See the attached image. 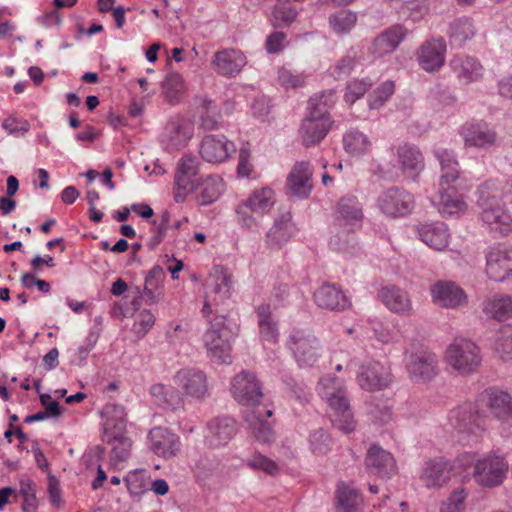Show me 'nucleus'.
<instances>
[{"label":"nucleus","mask_w":512,"mask_h":512,"mask_svg":"<svg viewBox=\"0 0 512 512\" xmlns=\"http://www.w3.org/2000/svg\"><path fill=\"white\" fill-rule=\"evenodd\" d=\"M365 465L370 473L383 479H389L397 472L393 455L378 445H372L368 449Z\"/></svg>","instance_id":"21"},{"label":"nucleus","mask_w":512,"mask_h":512,"mask_svg":"<svg viewBox=\"0 0 512 512\" xmlns=\"http://www.w3.org/2000/svg\"><path fill=\"white\" fill-rule=\"evenodd\" d=\"M483 402L489 414L500 421H512V396L499 388H488L483 392Z\"/></svg>","instance_id":"19"},{"label":"nucleus","mask_w":512,"mask_h":512,"mask_svg":"<svg viewBox=\"0 0 512 512\" xmlns=\"http://www.w3.org/2000/svg\"><path fill=\"white\" fill-rule=\"evenodd\" d=\"M480 347L470 339L456 338L446 348L445 361L462 376L475 373L482 363Z\"/></svg>","instance_id":"5"},{"label":"nucleus","mask_w":512,"mask_h":512,"mask_svg":"<svg viewBox=\"0 0 512 512\" xmlns=\"http://www.w3.org/2000/svg\"><path fill=\"white\" fill-rule=\"evenodd\" d=\"M287 347L301 367L313 366L322 353L320 341L307 329H294L288 337Z\"/></svg>","instance_id":"7"},{"label":"nucleus","mask_w":512,"mask_h":512,"mask_svg":"<svg viewBox=\"0 0 512 512\" xmlns=\"http://www.w3.org/2000/svg\"><path fill=\"white\" fill-rule=\"evenodd\" d=\"M208 328L203 334V344L212 362L230 363L232 342L238 333V325L227 315L215 313L204 317Z\"/></svg>","instance_id":"2"},{"label":"nucleus","mask_w":512,"mask_h":512,"mask_svg":"<svg viewBox=\"0 0 512 512\" xmlns=\"http://www.w3.org/2000/svg\"><path fill=\"white\" fill-rule=\"evenodd\" d=\"M392 382L390 368L377 361H371L360 366L357 374L358 385L366 391H380Z\"/></svg>","instance_id":"16"},{"label":"nucleus","mask_w":512,"mask_h":512,"mask_svg":"<svg viewBox=\"0 0 512 512\" xmlns=\"http://www.w3.org/2000/svg\"><path fill=\"white\" fill-rule=\"evenodd\" d=\"M371 82L366 80L354 79L347 84L344 99L350 105L355 103L359 98L364 96L370 88Z\"/></svg>","instance_id":"59"},{"label":"nucleus","mask_w":512,"mask_h":512,"mask_svg":"<svg viewBox=\"0 0 512 512\" xmlns=\"http://www.w3.org/2000/svg\"><path fill=\"white\" fill-rule=\"evenodd\" d=\"M397 156L402 171L412 178H415L424 168L422 153L415 146L408 144L400 146Z\"/></svg>","instance_id":"40"},{"label":"nucleus","mask_w":512,"mask_h":512,"mask_svg":"<svg viewBox=\"0 0 512 512\" xmlns=\"http://www.w3.org/2000/svg\"><path fill=\"white\" fill-rule=\"evenodd\" d=\"M416 229L419 239L430 248L442 251L448 247L450 234L445 223H421Z\"/></svg>","instance_id":"29"},{"label":"nucleus","mask_w":512,"mask_h":512,"mask_svg":"<svg viewBox=\"0 0 512 512\" xmlns=\"http://www.w3.org/2000/svg\"><path fill=\"white\" fill-rule=\"evenodd\" d=\"M161 87L166 100L169 103H176L184 91V81L179 73L170 72L163 80Z\"/></svg>","instance_id":"51"},{"label":"nucleus","mask_w":512,"mask_h":512,"mask_svg":"<svg viewBox=\"0 0 512 512\" xmlns=\"http://www.w3.org/2000/svg\"><path fill=\"white\" fill-rule=\"evenodd\" d=\"M192 136L191 125L180 120L170 121L165 128V140L173 149L184 146Z\"/></svg>","instance_id":"44"},{"label":"nucleus","mask_w":512,"mask_h":512,"mask_svg":"<svg viewBox=\"0 0 512 512\" xmlns=\"http://www.w3.org/2000/svg\"><path fill=\"white\" fill-rule=\"evenodd\" d=\"M460 136L464 146L487 151L498 145V134L485 122L466 123L461 127Z\"/></svg>","instance_id":"13"},{"label":"nucleus","mask_w":512,"mask_h":512,"mask_svg":"<svg viewBox=\"0 0 512 512\" xmlns=\"http://www.w3.org/2000/svg\"><path fill=\"white\" fill-rule=\"evenodd\" d=\"M331 118H315L305 116L299 129L302 143L305 146H313L320 143L328 134L332 126Z\"/></svg>","instance_id":"34"},{"label":"nucleus","mask_w":512,"mask_h":512,"mask_svg":"<svg viewBox=\"0 0 512 512\" xmlns=\"http://www.w3.org/2000/svg\"><path fill=\"white\" fill-rule=\"evenodd\" d=\"M273 414L271 409L262 411L257 408L245 416V421L254 437L260 442H270L273 439L274 432L271 424L264 419V416L271 417Z\"/></svg>","instance_id":"38"},{"label":"nucleus","mask_w":512,"mask_h":512,"mask_svg":"<svg viewBox=\"0 0 512 512\" xmlns=\"http://www.w3.org/2000/svg\"><path fill=\"white\" fill-rule=\"evenodd\" d=\"M406 369L412 381L426 383L438 373L437 356L427 350L406 353Z\"/></svg>","instance_id":"10"},{"label":"nucleus","mask_w":512,"mask_h":512,"mask_svg":"<svg viewBox=\"0 0 512 512\" xmlns=\"http://www.w3.org/2000/svg\"><path fill=\"white\" fill-rule=\"evenodd\" d=\"M467 497L464 489H457L442 502L440 512H462L465 508V499Z\"/></svg>","instance_id":"58"},{"label":"nucleus","mask_w":512,"mask_h":512,"mask_svg":"<svg viewBox=\"0 0 512 512\" xmlns=\"http://www.w3.org/2000/svg\"><path fill=\"white\" fill-rule=\"evenodd\" d=\"M378 206L389 217H403L412 212L415 199L408 191L392 187L380 194Z\"/></svg>","instance_id":"12"},{"label":"nucleus","mask_w":512,"mask_h":512,"mask_svg":"<svg viewBox=\"0 0 512 512\" xmlns=\"http://www.w3.org/2000/svg\"><path fill=\"white\" fill-rule=\"evenodd\" d=\"M473 22L467 17H460L449 24L448 38L452 47L461 48L475 36Z\"/></svg>","instance_id":"42"},{"label":"nucleus","mask_w":512,"mask_h":512,"mask_svg":"<svg viewBox=\"0 0 512 512\" xmlns=\"http://www.w3.org/2000/svg\"><path fill=\"white\" fill-rule=\"evenodd\" d=\"M259 335L263 341L276 343L279 337L278 323L275 321L269 304H261L256 308Z\"/></svg>","instance_id":"41"},{"label":"nucleus","mask_w":512,"mask_h":512,"mask_svg":"<svg viewBox=\"0 0 512 512\" xmlns=\"http://www.w3.org/2000/svg\"><path fill=\"white\" fill-rule=\"evenodd\" d=\"M318 393L334 411L333 425L345 434L353 432L355 421L344 381L338 377L324 376L319 380Z\"/></svg>","instance_id":"3"},{"label":"nucleus","mask_w":512,"mask_h":512,"mask_svg":"<svg viewBox=\"0 0 512 512\" xmlns=\"http://www.w3.org/2000/svg\"><path fill=\"white\" fill-rule=\"evenodd\" d=\"M356 64V58L351 55L342 57L334 68V75L336 78L348 76Z\"/></svg>","instance_id":"64"},{"label":"nucleus","mask_w":512,"mask_h":512,"mask_svg":"<svg viewBox=\"0 0 512 512\" xmlns=\"http://www.w3.org/2000/svg\"><path fill=\"white\" fill-rule=\"evenodd\" d=\"M509 464L504 454L490 452L478 458L473 465V479L483 488L500 486L507 477Z\"/></svg>","instance_id":"6"},{"label":"nucleus","mask_w":512,"mask_h":512,"mask_svg":"<svg viewBox=\"0 0 512 512\" xmlns=\"http://www.w3.org/2000/svg\"><path fill=\"white\" fill-rule=\"evenodd\" d=\"M176 379L186 395L201 399L208 393L206 374L195 368L182 369L176 374Z\"/></svg>","instance_id":"27"},{"label":"nucleus","mask_w":512,"mask_h":512,"mask_svg":"<svg viewBox=\"0 0 512 512\" xmlns=\"http://www.w3.org/2000/svg\"><path fill=\"white\" fill-rule=\"evenodd\" d=\"M433 204L443 216L459 215L466 211L467 204L453 186L440 187Z\"/></svg>","instance_id":"31"},{"label":"nucleus","mask_w":512,"mask_h":512,"mask_svg":"<svg viewBox=\"0 0 512 512\" xmlns=\"http://www.w3.org/2000/svg\"><path fill=\"white\" fill-rule=\"evenodd\" d=\"M338 512H356L361 502L359 492L352 486L341 483L336 491Z\"/></svg>","instance_id":"48"},{"label":"nucleus","mask_w":512,"mask_h":512,"mask_svg":"<svg viewBox=\"0 0 512 512\" xmlns=\"http://www.w3.org/2000/svg\"><path fill=\"white\" fill-rule=\"evenodd\" d=\"M332 444L330 435L322 428L313 431L309 436V447L314 455H326Z\"/></svg>","instance_id":"54"},{"label":"nucleus","mask_w":512,"mask_h":512,"mask_svg":"<svg viewBox=\"0 0 512 512\" xmlns=\"http://www.w3.org/2000/svg\"><path fill=\"white\" fill-rule=\"evenodd\" d=\"M477 206L481 221L491 232L505 236L512 231V215L503 202V190L499 184L487 181L480 185Z\"/></svg>","instance_id":"1"},{"label":"nucleus","mask_w":512,"mask_h":512,"mask_svg":"<svg viewBox=\"0 0 512 512\" xmlns=\"http://www.w3.org/2000/svg\"><path fill=\"white\" fill-rule=\"evenodd\" d=\"M446 43L443 38L424 42L416 52L420 67L426 72L439 70L445 63Z\"/></svg>","instance_id":"20"},{"label":"nucleus","mask_w":512,"mask_h":512,"mask_svg":"<svg viewBox=\"0 0 512 512\" xmlns=\"http://www.w3.org/2000/svg\"><path fill=\"white\" fill-rule=\"evenodd\" d=\"M449 424L463 434H476L483 429L484 419L472 403H464L452 409L448 414Z\"/></svg>","instance_id":"15"},{"label":"nucleus","mask_w":512,"mask_h":512,"mask_svg":"<svg viewBox=\"0 0 512 512\" xmlns=\"http://www.w3.org/2000/svg\"><path fill=\"white\" fill-rule=\"evenodd\" d=\"M247 465L253 469L263 470L270 475H275L279 471L276 462L262 454H254L247 460Z\"/></svg>","instance_id":"62"},{"label":"nucleus","mask_w":512,"mask_h":512,"mask_svg":"<svg viewBox=\"0 0 512 512\" xmlns=\"http://www.w3.org/2000/svg\"><path fill=\"white\" fill-rule=\"evenodd\" d=\"M430 294L434 304L449 309H457L467 304V295L455 282L438 280L430 286Z\"/></svg>","instance_id":"17"},{"label":"nucleus","mask_w":512,"mask_h":512,"mask_svg":"<svg viewBox=\"0 0 512 512\" xmlns=\"http://www.w3.org/2000/svg\"><path fill=\"white\" fill-rule=\"evenodd\" d=\"M150 448L158 456L171 458L181 450L179 437L167 428L155 427L149 433Z\"/></svg>","instance_id":"25"},{"label":"nucleus","mask_w":512,"mask_h":512,"mask_svg":"<svg viewBox=\"0 0 512 512\" xmlns=\"http://www.w3.org/2000/svg\"><path fill=\"white\" fill-rule=\"evenodd\" d=\"M103 441L111 446L110 465L115 469H122L131 455L132 441L127 434L108 433Z\"/></svg>","instance_id":"37"},{"label":"nucleus","mask_w":512,"mask_h":512,"mask_svg":"<svg viewBox=\"0 0 512 512\" xmlns=\"http://www.w3.org/2000/svg\"><path fill=\"white\" fill-rule=\"evenodd\" d=\"M231 393L238 403L245 406H256L263 397L262 387L256 375L246 370L233 377Z\"/></svg>","instance_id":"11"},{"label":"nucleus","mask_w":512,"mask_h":512,"mask_svg":"<svg viewBox=\"0 0 512 512\" xmlns=\"http://www.w3.org/2000/svg\"><path fill=\"white\" fill-rule=\"evenodd\" d=\"M294 235V225L289 212L275 219L265 236V244L269 249H281Z\"/></svg>","instance_id":"32"},{"label":"nucleus","mask_w":512,"mask_h":512,"mask_svg":"<svg viewBox=\"0 0 512 512\" xmlns=\"http://www.w3.org/2000/svg\"><path fill=\"white\" fill-rule=\"evenodd\" d=\"M236 151L235 145L225 136L208 135L200 146L202 158L209 163H221Z\"/></svg>","instance_id":"26"},{"label":"nucleus","mask_w":512,"mask_h":512,"mask_svg":"<svg viewBox=\"0 0 512 512\" xmlns=\"http://www.w3.org/2000/svg\"><path fill=\"white\" fill-rule=\"evenodd\" d=\"M170 219V212L164 210L159 215V219H154L151 221L152 236L147 242V246L150 250L156 249V247L164 240L169 227Z\"/></svg>","instance_id":"53"},{"label":"nucleus","mask_w":512,"mask_h":512,"mask_svg":"<svg viewBox=\"0 0 512 512\" xmlns=\"http://www.w3.org/2000/svg\"><path fill=\"white\" fill-rule=\"evenodd\" d=\"M290 195L306 198L312 189V168L308 162H297L287 178Z\"/></svg>","instance_id":"28"},{"label":"nucleus","mask_w":512,"mask_h":512,"mask_svg":"<svg viewBox=\"0 0 512 512\" xmlns=\"http://www.w3.org/2000/svg\"><path fill=\"white\" fill-rule=\"evenodd\" d=\"M296 17L297 11L294 8L276 5L272 11L271 23L276 28L287 27Z\"/></svg>","instance_id":"56"},{"label":"nucleus","mask_w":512,"mask_h":512,"mask_svg":"<svg viewBox=\"0 0 512 512\" xmlns=\"http://www.w3.org/2000/svg\"><path fill=\"white\" fill-rule=\"evenodd\" d=\"M335 104V93L333 90L323 91L310 97L307 106L306 116L315 118H331L329 109Z\"/></svg>","instance_id":"45"},{"label":"nucleus","mask_w":512,"mask_h":512,"mask_svg":"<svg viewBox=\"0 0 512 512\" xmlns=\"http://www.w3.org/2000/svg\"><path fill=\"white\" fill-rule=\"evenodd\" d=\"M406 34L407 30L402 25H394L387 28L373 39L368 48L369 54L374 58H381L394 52L403 41Z\"/></svg>","instance_id":"22"},{"label":"nucleus","mask_w":512,"mask_h":512,"mask_svg":"<svg viewBox=\"0 0 512 512\" xmlns=\"http://www.w3.org/2000/svg\"><path fill=\"white\" fill-rule=\"evenodd\" d=\"M127 489L132 496H141L147 491L146 473L144 470L130 472L125 478Z\"/></svg>","instance_id":"55"},{"label":"nucleus","mask_w":512,"mask_h":512,"mask_svg":"<svg viewBox=\"0 0 512 512\" xmlns=\"http://www.w3.org/2000/svg\"><path fill=\"white\" fill-rule=\"evenodd\" d=\"M275 204L274 191L269 187L254 190L250 196L242 200L236 207L238 224L250 231H258L261 226L260 219Z\"/></svg>","instance_id":"4"},{"label":"nucleus","mask_w":512,"mask_h":512,"mask_svg":"<svg viewBox=\"0 0 512 512\" xmlns=\"http://www.w3.org/2000/svg\"><path fill=\"white\" fill-rule=\"evenodd\" d=\"M199 161L196 156L185 154L178 161L175 172V200L182 202L187 193L193 192L200 184Z\"/></svg>","instance_id":"9"},{"label":"nucleus","mask_w":512,"mask_h":512,"mask_svg":"<svg viewBox=\"0 0 512 512\" xmlns=\"http://www.w3.org/2000/svg\"><path fill=\"white\" fill-rule=\"evenodd\" d=\"M395 85L393 81H386L382 83L373 93V100L371 101L372 108H378L393 94Z\"/></svg>","instance_id":"63"},{"label":"nucleus","mask_w":512,"mask_h":512,"mask_svg":"<svg viewBox=\"0 0 512 512\" xmlns=\"http://www.w3.org/2000/svg\"><path fill=\"white\" fill-rule=\"evenodd\" d=\"M305 80L306 76L303 73L294 72L284 67L278 70V81L284 88L301 87Z\"/></svg>","instance_id":"60"},{"label":"nucleus","mask_w":512,"mask_h":512,"mask_svg":"<svg viewBox=\"0 0 512 512\" xmlns=\"http://www.w3.org/2000/svg\"><path fill=\"white\" fill-rule=\"evenodd\" d=\"M494 353L502 360L512 359V325H503L494 335L492 345Z\"/></svg>","instance_id":"47"},{"label":"nucleus","mask_w":512,"mask_h":512,"mask_svg":"<svg viewBox=\"0 0 512 512\" xmlns=\"http://www.w3.org/2000/svg\"><path fill=\"white\" fill-rule=\"evenodd\" d=\"M154 323V315L149 310H142L136 316L133 331L138 338H142L153 327Z\"/></svg>","instance_id":"61"},{"label":"nucleus","mask_w":512,"mask_h":512,"mask_svg":"<svg viewBox=\"0 0 512 512\" xmlns=\"http://www.w3.org/2000/svg\"><path fill=\"white\" fill-rule=\"evenodd\" d=\"M363 219L362 205L357 197L349 195L342 197L337 204V221L349 230L360 226Z\"/></svg>","instance_id":"36"},{"label":"nucleus","mask_w":512,"mask_h":512,"mask_svg":"<svg viewBox=\"0 0 512 512\" xmlns=\"http://www.w3.org/2000/svg\"><path fill=\"white\" fill-rule=\"evenodd\" d=\"M378 299L392 313L410 317L414 315V307L410 294L395 285H387L378 291Z\"/></svg>","instance_id":"18"},{"label":"nucleus","mask_w":512,"mask_h":512,"mask_svg":"<svg viewBox=\"0 0 512 512\" xmlns=\"http://www.w3.org/2000/svg\"><path fill=\"white\" fill-rule=\"evenodd\" d=\"M19 492L23 497V512H36L37 500L35 484L31 480H21Z\"/></svg>","instance_id":"57"},{"label":"nucleus","mask_w":512,"mask_h":512,"mask_svg":"<svg viewBox=\"0 0 512 512\" xmlns=\"http://www.w3.org/2000/svg\"><path fill=\"white\" fill-rule=\"evenodd\" d=\"M201 127L204 130H216L220 126L221 114L214 103L210 99H202L201 104Z\"/></svg>","instance_id":"52"},{"label":"nucleus","mask_w":512,"mask_h":512,"mask_svg":"<svg viewBox=\"0 0 512 512\" xmlns=\"http://www.w3.org/2000/svg\"><path fill=\"white\" fill-rule=\"evenodd\" d=\"M483 311L494 319L503 321L512 317V296L498 294L487 299Z\"/></svg>","instance_id":"43"},{"label":"nucleus","mask_w":512,"mask_h":512,"mask_svg":"<svg viewBox=\"0 0 512 512\" xmlns=\"http://www.w3.org/2000/svg\"><path fill=\"white\" fill-rule=\"evenodd\" d=\"M452 465L442 457L429 459L423 465L420 480L427 488H440L451 478Z\"/></svg>","instance_id":"23"},{"label":"nucleus","mask_w":512,"mask_h":512,"mask_svg":"<svg viewBox=\"0 0 512 512\" xmlns=\"http://www.w3.org/2000/svg\"><path fill=\"white\" fill-rule=\"evenodd\" d=\"M246 57L240 51L233 48L224 49L214 53L211 65L222 76L233 77L240 73L246 65Z\"/></svg>","instance_id":"24"},{"label":"nucleus","mask_w":512,"mask_h":512,"mask_svg":"<svg viewBox=\"0 0 512 512\" xmlns=\"http://www.w3.org/2000/svg\"><path fill=\"white\" fill-rule=\"evenodd\" d=\"M485 259L489 279L502 282L512 277V249L500 245L489 247Z\"/></svg>","instance_id":"14"},{"label":"nucleus","mask_w":512,"mask_h":512,"mask_svg":"<svg viewBox=\"0 0 512 512\" xmlns=\"http://www.w3.org/2000/svg\"><path fill=\"white\" fill-rule=\"evenodd\" d=\"M318 307L331 311L344 310L351 305L344 292L335 284L325 283L314 293Z\"/></svg>","instance_id":"33"},{"label":"nucleus","mask_w":512,"mask_h":512,"mask_svg":"<svg viewBox=\"0 0 512 512\" xmlns=\"http://www.w3.org/2000/svg\"><path fill=\"white\" fill-rule=\"evenodd\" d=\"M343 146L349 155L361 156L370 150L371 141L363 132L352 129L344 134Z\"/></svg>","instance_id":"46"},{"label":"nucleus","mask_w":512,"mask_h":512,"mask_svg":"<svg viewBox=\"0 0 512 512\" xmlns=\"http://www.w3.org/2000/svg\"><path fill=\"white\" fill-rule=\"evenodd\" d=\"M102 415L106 421L103 428V436H107L109 432L112 434H127L126 411L125 408L116 403H108L102 410Z\"/></svg>","instance_id":"39"},{"label":"nucleus","mask_w":512,"mask_h":512,"mask_svg":"<svg viewBox=\"0 0 512 512\" xmlns=\"http://www.w3.org/2000/svg\"><path fill=\"white\" fill-rule=\"evenodd\" d=\"M328 23L336 34H347L355 27L357 14L351 10H340L329 16Z\"/></svg>","instance_id":"50"},{"label":"nucleus","mask_w":512,"mask_h":512,"mask_svg":"<svg viewBox=\"0 0 512 512\" xmlns=\"http://www.w3.org/2000/svg\"><path fill=\"white\" fill-rule=\"evenodd\" d=\"M232 277L222 266L212 268L207 279V292L202 307L203 317L213 314L212 306H218L231 296Z\"/></svg>","instance_id":"8"},{"label":"nucleus","mask_w":512,"mask_h":512,"mask_svg":"<svg viewBox=\"0 0 512 512\" xmlns=\"http://www.w3.org/2000/svg\"><path fill=\"white\" fill-rule=\"evenodd\" d=\"M201 191L197 196L200 205H209L215 202L224 190L223 180L217 176H209L203 182L200 181Z\"/></svg>","instance_id":"49"},{"label":"nucleus","mask_w":512,"mask_h":512,"mask_svg":"<svg viewBox=\"0 0 512 512\" xmlns=\"http://www.w3.org/2000/svg\"><path fill=\"white\" fill-rule=\"evenodd\" d=\"M235 433L236 423L232 418H216L209 422L205 439L211 447H219L227 444Z\"/></svg>","instance_id":"35"},{"label":"nucleus","mask_w":512,"mask_h":512,"mask_svg":"<svg viewBox=\"0 0 512 512\" xmlns=\"http://www.w3.org/2000/svg\"><path fill=\"white\" fill-rule=\"evenodd\" d=\"M450 67L464 84L479 81L484 75V67L480 61L468 55L454 56L450 61Z\"/></svg>","instance_id":"30"}]
</instances>
